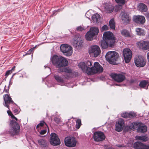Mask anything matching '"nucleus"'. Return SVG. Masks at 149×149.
Segmentation results:
<instances>
[{"label":"nucleus","instance_id":"6","mask_svg":"<svg viewBox=\"0 0 149 149\" xmlns=\"http://www.w3.org/2000/svg\"><path fill=\"white\" fill-rule=\"evenodd\" d=\"M60 48L61 51L66 56H70L72 53V47L68 45L62 44Z\"/></svg>","mask_w":149,"mask_h":149},{"label":"nucleus","instance_id":"40","mask_svg":"<svg viewBox=\"0 0 149 149\" xmlns=\"http://www.w3.org/2000/svg\"><path fill=\"white\" fill-rule=\"evenodd\" d=\"M81 124V120L80 119L77 120L76 122V128L79 129L80 127Z\"/></svg>","mask_w":149,"mask_h":149},{"label":"nucleus","instance_id":"23","mask_svg":"<svg viewBox=\"0 0 149 149\" xmlns=\"http://www.w3.org/2000/svg\"><path fill=\"white\" fill-rule=\"evenodd\" d=\"M136 116V113L132 112H130L129 113H123L121 114L122 117L125 118H132L135 117Z\"/></svg>","mask_w":149,"mask_h":149},{"label":"nucleus","instance_id":"16","mask_svg":"<svg viewBox=\"0 0 149 149\" xmlns=\"http://www.w3.org/2000/svg\"><path fill=\"white\" fill-rule=\"evenodd\" d=\"M136 44L140 48L145 50L149 49V42L140 41L138 42Z\"/></svg>","mask_w":149,"mask_h":149},{"label":"nucleus","instance_id":"54","mask_svg":"<svg viewBox=\"0 0 149 149\" xmlns=\"http://www.w3.org/2000/svg\"><path fill=\"white\" fill-rule=\"evenodd\" d=\"M8 90L7 89H4V91H5L6 93H7L8 92Z\"/></svg>","mask_w":149,"mask_h":149},{"label":"nucleus","instance_id":"28","mask_svg":"<svg viewBox=\"0 0 149 149\" xmlns=\"http://www.w3.org/2000/svg\"><path fill=\"white\" fill-rule=\"evenodd\" d=\"M94 36L90 31L88 32L85 35L86 39L89 41L92 40Z\"/></svg>","mask_w":149,"mask_h":149},{"label":"nucleus","instance_id":"52","mask_svg":"<svg viewBox=\"0 0 149 149\" xmlns=\"http://www.w3.org/2000/svg\"><path fill=\"white\" fill-rule=\"evenodd\" d=\"M15 66H14L11 68V70H11V71H13L15 70Z\"/></svg>","mask_w":149,"mask_h":149},{"label":"nucleus","instance_id":"21","mask_svg":"<svg viewBox=\"0 0 149 149\" xmlns=\"http://www.w3.org/2000/svg\"><path fill=\"white\" fill-rule=\"evenodd\" d=\"M139 124L138 125L137 131L138 132L144 133L146 132L147 130L146 126L144 124L139 122Z\"/></svg>","mask_w":149,"mask_h":149},{"label":"nucleus","instance_id":"5","mask_svg":"<svg viewBox=\"0 0 149 149\" xmlns=\"http://www.w3.org/2000/svg\"><path fill=\"white\" fill-rule=\"evenodd\" d=\"M77 141L74 136H67L64 139L65 145L70 147H73L76 145Z\"/></svg>","mask_w":149,"mask_h":149},{"label":"nucleus","instance_id":"47","mask_svg":"<svg viewBox=\"0 0 149 149\" xmlns=\"http://www.w3.org/2000/svg\"><path fill=\"white\" fill-rule=\"evenodd\" d=\"M47 130H42L40 132V134L43 135L45 134Z\"/></svg>","mask_w":149,"mask_h":149},{"label":"nucleus","instance_id":"48","mask_svg":"<svg viewBox=\"0 0 149 149\" xmlns=\"http://www.w3.org/2000/svg\"><path fill=\"white\" fill-rule=\"evenodd\" d=\"M12 72V71L11 70H10L7 71L5 74V76H8L9 74H11Z\"/></svg>","mask_w":149,"mask_h":149},{"label":"nucleus","instance_id":"29","mask_svg":"<svg viewBox=\"0 0 149 149\" xmlns=\"http://www.w3.org/2000/svg\"><path fill=\"white\" fill-rule=\"evenodd\" d=\"M94 36L97 35L99 30L97 27H93L90 28V31Z\"/></svg>","mask_w":149,"mask_h":149},{"label":"nucleus","instance_id":"19","mask_svg":"<svg viewBox=\"0 0 149 149\" xmlns=\"http://www.w3.org/2000/svg\"><path fill=\"white\" fill-rule=\"evenodd\" d=\"M79 67L81 68L83 72L86 73L88 74H89V69L90 68L87 67L85 63L84 62H81L79 64Z\"/></svg>","mask_w":149,"mask_h":149},{"label":"nucleus","instance_id":"8","mask_svg":"<svg viewBox=\"0 0 149 149\" xmlns=\"http://www.w3.org/2000/svg\"><path fill=\"white\" fill-rule=\"evenodd\" d=\"M88 52L90 55L93 57H97L100 53L101 50L98 46L93 45L91 46L89 49Z\"/></svg>","mask_w":149,"mask_h":149},{"label":"nucleus","instance_id":"27","mask_svg":"<svg viewBox=\"0 0 149 149\" xmlns=\"http://www.w3.org/2000/svg\"><path fill=\"white\" fill-rule=\"evenodd\" d=\"M139 10L141 12H146L147 10V7L143 3H140L138 6Z\"/></svg>","mask_w":149,"mask_h":149},{"label":"nucleus","instance_id":"46","mask_svg":"<svg viewBox=\"0 0 149 149\" xmlns=\"http://www.w3.org/2000/svg\"><path fill=\"white\" fill-rule=\"evenodd\" d=\"M84 29V28L81 26H79L77 28V30L78 31H82Z\"/></svg>","mask_w":149,"mask_h":149},{"label":"nucleus","instance_id":"18","mask_svg":"<svg viewBox=\"0 0 149 149\" xmlns=\"http://www.w3.org/2000/svg\"><path fill=\"white\" fill-rule=\"evenodd\" d=\"M71 43L74 46L77 48L81 47L82 45L81 41L80 40L79 38L76 37H74L72 40Z\"/></svg>","mask_w":149,"mask_h":149},{"label":"nucleus","instance_id":"26","mask_svg":"<svg viewBox=\"0 0 149 149\" xmlns=\"http://www.w3.org/2000/svg\"><path fill=\"white\" fill-rule=\"evenodd\" d=\"M144 144L139 141L135 142L133 145L134 147L136 149H144Z\"/></svg>","mask_w":149,"mask_h":149},{"label":"nucleus","instance_id":"30","mask_svg":"<svg viewBox=\"0 0 149 149\" xmlns=\"http://www.w3.org/2000/svg\"><path fill=\"white\" fill-rule=\"evenodd\" d=\"M136 31L137 35L140 36H144L145 34V32L144 30L140 28H137L136 29Z\"/></svg>","mask_w":149,"mask_h":149},{"label":"nucleus","instance_id":"12","mask_svg":"<svg viewBox=\"0 0 149 149\" xmlns=\"http://www.w3.org/2000/svg\"><path fill=\"white\" fill-rule=\"evenodd\" d=\"M51 136L50 142L52 145L56 146L60 144V140L56 134L54 133H51Z\"/></svg>","mask_w":149,"mask_h":149},{"label":"nucleus","instance_id":"4","mask_svg":"<svg viewBox=\"0 0 149 149\" xmlns=\"http://www.w3.org/2000/svg\"><path fill=\"white\" fill-rule=\"evenodd\" d=\"M89 69L90 73L89 74V75L101 73L103 70L102 67L98 62L95 63L94 66Z\"/></svg>","mask_w":149,"mask_h":149},{"label":"nucleus","instance_id":"33","mask_svg":"<svg viewBox=\"0 0 149 149\" xmlns=\"http://www.w3.org/2000/svg\"><path fill=\"white\" fill-rule=\"evenodd\" d=\"M139 122H133L131 123L129 125V127L131 129H135L138 127L139 124Z\"/></svg>","mask_w":149,"mask_h":149},{"label":"nucleus","instance_id":"49","mask_svg":"<svg viewBox=\"0 0 149 149\" xmlns=\"http://www.w3.org/2000/svg\"><path fill=\"white\" fill-rule=\"evenodd\" d=\"M33 50V49H29V51L27 52V54H30L31 53V52Z\"/></svg>","mask_w":149,"mask_h":149},{"label":"nucleus","instance_id":"17","mask_svg":"<svg viewBox=\"0 0 149 149\" xmlns=\"http://www.w3.org/2000/svg\"><path fill=\"white\" fill-rule=\"evenodd\" d=\"M133 20L136 23L139 24H143L145 21V19L143 16L138 15L134 16Z\"/></svg>","mask_w":149,"mask_h":149},{"label":"nucleus","instance_id":"34","mask_svg":"<svg viewBox=\"0 0 149 149\" xmlns=\"http://www.w3.org/2000/svg\"><path fill=\"white\" fill-rule=\"evenodd\" d=\"M121 35L125 37H129L130 36V34L129 32L126 29H123L121 31Z\"/></svg>","mask_w":149,"mask_h":149},{"label":"nucleus","instance_id":"3","mask_svg":"<svg viewBox=\"0 0 149 149\" xmlns=\"http://www.w3.org/2000/svg\"><path fill=\"white\" fill-rule=\"evenodd\" d=\"M105 58L110 64H115L117 63V62L119 59V55L115 51H110L107 53Z\"/></svg>","mask_w":149,"mask_h":149},{"label":"nucleus","instance_id":"35","mask_svg":"<svg viewBox=\"0 0 149 149\" xmlns=\"http://www.w3.org/2000/svg\"><path fill=\"white\" fill-rule=\"evenodd\" d=\"M109 25L111 29H115V22L113 18L111 19L109 21Z\"/></svg>","mask_w":149,"mask_h":149},{"label":"nucleus","instance_id":"44","mask_svg":"<svg viewBox=\"0 0 149 149\" xmlns=\"http://www.w3.org/2000/svg\"><path fill=\"white\" fill-rule=\"evenodd\" d=\"M44 124H46L45 123L44 121H41L40 122V123L38 124L37 125V126H36L37 128H38L39 127V126H40L41 127L42 126L44 125Z\"/></svg>","mask_w":149,"mask_h":149},{"label":"nucleus","instance_id":"9","mask_svg":"<svg viewBox=\"0 0 149 149\" xmlns=\"http://www.w3.org/2000/svg\"><path fill=\"white\" fill-rule=\"evenodd\" d=\"M103 40H105L111 43L114 44L115 38L112 33L110 31L105 32L103 35ZM111 44H110V45Z\"/></svg>","mask_w":149,"mask_h":149},{"label":"nucleus","instance_id":"38","mask_svg":"<svg viewBox=\"0 0 149 149\" xmlns=\"http://www.w3.org/2000/svg\"><path fill=\"white\" fill-rule=\"evenodd\" d=\"M116 2L120 5H124L127 1L126 0H115Z\"/></svg>","mask_w":149,"mask_h":149},{"label":"nucleus","instance_id":"42","mask_svg":"<svg viewBox=\"0 0 149 149\" xmlns=\"http://www.w3.org/2000/svg\"><path fill=\"white\" fill-rule=\"evenodd\" d=\"M54 120L56 123L57 124H58L61 122V120L60 118H57V117H55L54 119Z\"/></svg>","mask_w":149,"mask_h":149},{"label":"nucleus","instance_id":"45","mask_svg":"<svg viewBox=\"0 0 149 149\" xmlns=\"http://www.w3.org/2000/svg\"><path fill=\"white\" fill-rule=\"evenodd\" d=\"M70 73H65V74L63 76L64 79H68L70 77Z\"/></svg>","mask_w":149,"mask_h":149},{"label":"nucleus","instance_id":"14","mask_svg":"<svg viewBox=\"0 0 149 149\" xmlns=\"http://www.w3.org/2000/svg\"><path fill=\"white\" fill-rule=\"evenodd\" d=\"M3 97L5 102L3 104L6 107L8 108L9 104L13 103V102L11 98L8 94L4 95Z\"/></svg>","mask_w":149,"mask_h":149},{"label":"nucleus","instance_id":"24","mask_svg":"<svg viewBox=\"0 0 149 149\" xmlns=\"http://www.w3.org/2000/svg\"><path fill=\"white\" fill-rule=\"evenodd\" d=\"M114 8L110 4L106 3L104 7V10L108 13H110L113 11Z\"/></svg>","mask_w":149,"mask_h":149},{"label":"nucleus","instance_id":"36","mask_svg":"<svg viewBox=\"0 0 149 149\" xmlns=\"http://www.w3.org/2000/svg\"><path fill=\"white\" fill-rule=\"evenodd\" d=\"M38 144L42 147L45 146L46 145V141L42 139H41L38 140Z\"/></svg>","mask_w":149,"mask_h":149},{"label":"nucleus","instance_id":"20","mask_svg":"<svg viewBox=\"0 0 149 149\" xmlns=\"http://www.w3.org/2000/svg\"><path fill=\"white\" fill-rule=\"evenodd\" d=\"M121 15L123 22L126 24L128 23L130 19L128 14L125 13V12L123 11L121 12Z\"/></svg>","mask_w":149,"mask_h":149},{"label":"nucleus","instance_id":"51","mask_svg":"<svg viewBox=\"0 0 149 149\" xmlns=\"http://www.w3.org/2000/svg\"><path fill=\"white\" fill-rule=\"evenodd\" d=\"M105 148L106 149H114L113 148H112L108 146H106Z\"/></svg>","mask_w":149,"mask_h":149},{"label":"nucleus","instance_id":"7","mask_svg":"<svg viewBox=\"0 0 149 149\" xmlns=\"http://www.w3.org/2000/svg\"><path fill=\"white\" fill-rule=\"evenodd\" d=\"M136 66L139 67H142L146 65V61L144 57L141 55L136 56L134 59Z\"/></svg>","mask_w":149,"mask_h":149},{"label":"nucleus","instance_id":"39","mask_svg":"<svg viewBox=\"0 0 149 149\" xmlns=\"http://www.w3.org/2000/svg\"><path fill=\"white\" fill-rule=\"evenodd\" d=\"M60 71L61 72H65V73H70L71 72V71L70 70L66 68L60 69Z\"/></svg>","mask_w":149,"mask_h":149},{"label":"nucleus","instance_id":"58","mask_svg":"<svg viewBox=\"0 0 149 149\" xmlns=\"http://www.w3.org/2000/svg\"><path fill=\"white\" fill-rule=\"evenodd\" d=\"M148 88V87L147 88H146V89H147Z\"/></svg>","mask_w":149,"mask_h":149},{"label":"nucleus","instance_id":"22","mask_svg":"<svg viewBox=\"0 0 149 149\" xmlns=\"http://www.w3.org/2000/svg\"><path fill=\"white\" fill-rule=\"evenodd\" d=\"M111 43L109 42V41L105 40H103L101 41V45L102 47L104 49L107 48L108 46L111 47L113 46L114 44H111Z\"/></svg>","mask_w":149,"mask_h":149},{"label":"nucleus","instance_id":"32","mask_svg":"<svg viewBox=\"0 0 149 149\" xmlns=\"http://www.w3.org/2000/svg\"><path fill=\"white\" fill-rule=\"evenodd\" d=\"M136 139L137 140L142 141L143 142H146L147 141L148 138L146 136H136Z\"/></svg>","mask_w":149,"mask_h":149},{"label":"nucleus","instance_id":"1","mask_svg":"<svg viewBox=\"0 0 149 149\" xmlns=\"http://www.w3.org/2000/svg\"><path fill=\"white\" fill-rule=\"evenodd\" d=\"M8 115L11 116L13 120L10 121V124L11 129L9 131V133L12 135H17L19 132L20 126L16 122L18 121L17 119L15 117L10 110L7 111Z\"/></svg>","mask_w":149,"mask_h":149},{"label":"nucleus","instance_id":"41","mask_svg":"<svg viewBox=\"0 0 149 149\" xmlns=\"http://www.w3.org/2000/svg\"><path fill=\"white\" fill-rule=\"evenodd\" d=\"M85 63L86 67H89V66H91L92 64V62L89 61H87Z\"/></svg>","mask_w":149,"mask_h":149},{"label":"nucleus","instance_id":"31","mask_svg":"<svg viewBox=\"0 0 149 149\" xmlns=\"http://www.w3.org/2000/svg\"><path fill=\"white\" fill-rule=\"evenodd\" d=\"M54 77L55 79L58 82L63 83L65 81V80L63 77V78L59 76L56 74H54Z\"/></svg>","mask_w":149,"mask_h":149},{"label":"nucleus","instance_id":"2","mask_svg":"<svg viewBox=\"0 0 149 149\" xmlns=\"http://www.w3.org/2000/svg\"><path fill=\"white\" fill-rule=\"evenodd\" d=\"M51 60L53 64L58 68L66 66L68 64L67 60L61 56L54 55L51 58Z\"/></svg>","mask_w":149,"mask_h":149},{"label":"nucleus","instance_id":"37","mask_svg":"<svg viewBox=\"0 0 149 149\" xmlns=\"http://www.w3.org/2000/svg\"><path fill=\"white\" fill-rule=\"evenodd\" d=\"M148 84V82L145 81L143 80L141 81L139 84V86L141 88H144Z\"/></svg>","mask_w":149,"mask_h":149},{"label":"nucleus","instance_id":"11","mask_svg":"<svg viewBox=\"0 0 149 149\" xmlns=\"http://www.w3.org/2000/svg\"><path fill=\"white\" fill-rule=\"evenodd\" d=\"M123 53L125 62L127 63H129L132 56V51L130 49L126 48L123 49Z\"/></svg>","mask_w":149,"mask_h":149},{"label":"nucleus","instance_id":"53","mask_svg":"<svg viewBox=\"0 0 149 149\" xmlns=\"http://www.w3.org/2000/svg\"><path fill=\"white\" fill-rule=\"evenodd\" d=\"M117 146L118 147H123V146L122 145H118Z\"/></svg>","mask_w":149,"mask_h":149},{"label":"nucleus","instance_id":"25","mask_svg":"<svg viewBox=\"0 0 149 149\" xmlns=\"http://www.w3.org/2000/svg\"><path fill=\"white\" fill-rule=\"evenodd\" d=\"M92 19L93 22L95 24L100 22V16L97 13L93 15L92 17Z\"/></svg>","mask_w":149,"mask_h":149},{"label":"nucleus","instance_id":"57","mask_svg":"<svg viewBox=\"0 0 149 149\" xmlns=\"http://www.w3.org/2000/svg\"><path fill=\"white\" fill-rule=\"evenodd\" d=\"M48 68V69L49 70H50V68Z\"/></svg>","mask_w":149,"mask_h":149},{"label":"nucleus","instance_id":"13","mask_svg":"<svg viewBox=\"0 0 149 149\" xmlns=\"http://www.w3.org/2000/svg\"><path fill=\"white\" fill-rule=\"evenodd\" d=\"M111 78L118 82H121L125 79V77L122 74L112 73L111 74Z\"/></svg>","mask_w":149,"mask_h":149},{"label":"nucleus","instance_id":"43","mask_svg":"<svg viewBox=\"0 0 149 149\" xmlns=\"http://www.w3.org/2000/svg\"><path fill=\"white\" fill-rule=\"evenodd\" d=\"M108 29V27L107 25H104L102 27L101 31H102L107 30Z\"/></svg>","mask_w":149,"mask_h":149},{"label":"nucleus","instance_id":"56","mask_svg":"<svg viewBox=\"0 0 149 149\" xmlns=\"http://www.w3.org/2000/svg\"><path fill=\"white\" fill-rule=\"evenodd\" d=\"M89 13V12H87L86 14V15H88V13Z\"/></svg>","mask_w":149,"mask_h":149},{"label":"nucleus","instance_id":"15","mask_svg":"<svg viewBox=\"0 0 149 149\" xmlns=\"http://www.w3.org/2000/svg\"><path fill=\"white\" fill-rule=\"evenodd\" d=\"M124 124V121L122 119H120L117 122L116 124L115 130L118 132L121 131L123 128Z\"/></svg>","mask_w":149,"mask_h":149},{"label":"nucleus","instance_id":"10","mask_svg":"<svg viewBox=\"0 0 149 149\" xmlns=\"http://www.w3.org/2000/svg\"><path fill=\"white\" fill-rule=\"evenodd\" d=\"M104 133L101 131H97L94 133L93 139L96 142H100L104 141L105 139Z\"/></svg>","mask_w":149,"mask_h":149},{"label":"nucleus","instance_id":"55","mask_svg":"<svg viewBox=\"0 0 149 149\" xmlns=\"http://www.w3.org/2000/svg\"><path fill=\"white\" fill-rule=\"evenodd\" d=\"M146 15L147 17H149V13L147 14Z\"/></svg>","mask_w":149,"mask_h":149},{"label":"nucleus","instance_id":"50","mask_svg":"<svg viewBox=\"0 0 149 149\" xmlns=\"http://www.w3.org/2000/svg\"><path fill=\"white\" fill-rule=\"evenodd\" d=\"M144 149H149V146H147L144 144Z\"/></svg>","mask_w":149,"mask_h":149}]
</instances>
